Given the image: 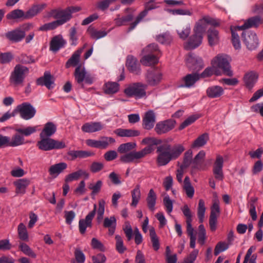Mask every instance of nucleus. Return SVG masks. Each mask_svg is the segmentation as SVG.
<instances>
[{"instance_id":"1","label":"nucleus","mask_w":263,"mask_h":263,"mask_svg":"<svg viewBox=\"0 0 263 263\" xmlns=\"http://www.w3.org/2000/svg\"><path fill=\"white\" fill-rule=\"evenodd\" d=\"M142 143L148 145L139 151H134L121 157L120 161L124 163L141 162L143 158L153 152L154 146L160 144L161 140L154 137H147L142 140Z\"/></svg>"},{"instance_id":"2","label":"nucleus","mask_w":263,"mask_h":263,"mask_svg":"<svg viewBox=\"0 0 263 263\" xmlns=\"http://www.w3.org/2000/svg\"><path fill=\"white\" fill-rule=\"evenodd\" d=\"M208 24H211L214 26L219 25L215 20L209 17H204L202 19L200 20L196 23L194 28V34L189 37L188 41L184 45L185 49H194L201 45Z\"/></svg>"},{"instance_id":"3","label":"nucleus","mask_w":263,"mask_h":263,"mask_svg":"<svg viewBox=\"0 0 263 263\" xmlns=\"http://www.w3.org/2000/svg\"><path fill=\"white\" fill-rule=\"evenodd\" d=\"M184 151V148L181 145H175L173 148L169 144H163L157 148L158 155L157 157L156 162L158 166L167 164L171 160L176 159Z\"/></svg>"},{"instance_id":"4","label":"nucleus","mask_w":263,"mask_h":263,"mask_svg":"<svg viewBox=\"0 0 263 263\" xmlns=\"http://www.w3.org/2000/svg\"><path fill=\"white\" fill-rule=\"evenodd\" d=\"M143 52L146 54L140 60L143 66H155L158 63V57L160 54V51L157 44L153 43L148 45L143 49Z\"/></svg>"},{"instance_id":"5","label":"nucleus","mask_w":263,"mask_h":263,"mask_svg":"<svg viewBox=\"0 0 263 263\" xmlns=\"http://www.w3.org/2000/svg\"><path fill=\"white\" fill-rule=\"evenodd\" d=\"M44 17L46 18L52 17L56 19L62 26L69 22L71 19L72 15H70V10L67 8L64 9L58 8L47 11L44 15Z\"/></svg>"},{"instance_id":"6","label":"nucleus","mask_w":263,"mask_h":263,"mask_svg":"<svg viewBox=\"0 0 263 263\" xmlns=\"http://www.w3.org/2000/svg\"><path fill=\"white\" fill-rule=\"evenodd\" d=\"M147 86V84L141 82L132 83L124 90V93L128 97L141 98L146 95L145 89Z\"/></svg>"},{"instance_id":"7","label":"nucleus","mask_w":263,"mask_h":263,"mask_svg":"<svg viewBox=\"0 0 263 263\" xmlns=\"http://www.w3.org/2000/svg\"><path fill=\"white\" fill-rule=\"evenodd\" d=\"M159 3H157L155 0H149L144 5V10L141 11L138 15L136 17L135 20L129 24L128 31H131L134 30L138 24L141 22L143 18L147 14L148 11L158 8Z\"/></svg>"},{"instance_id":"8","label":"nucleus","mask_w":263,"mask_h":263,"mask_svg":"<svg viewBox=\"0 0 263 263\" xmlns=\"http://www.w3.org/2000/svg\"><path fill=\"white\" fill-rule=\"evenodd\" d=\"M115 140L112 137L102 136L98 140L88 139L86 141V144L90 147L100 149H106L110 144H114Z\"/></svg>"},{"instance_id":"9","label":"nucleus","mask_w":263,"mask_h":263,"mask_svg":"<svg viewBox=\"0 0 263 263\" xmlns=\"http://www.w3.org/2000/svg\"><path fill=\"white\" fill-rule=\"evenodd\" d=\"M28 72L27 67H15L10 77V82L15 85L21 84Z\"/></svg>"},{"instance_id":"10","label":"nucleus","mask_w":263,"mask_h":263,"mask_svg":"<svg viewBox=\"0 0 263 263\" xmlns=\"http://www.w3.org/2000/svg\"><path fill=\"white\" fill-rule=\"evenodd\" d=\"M242 37L243 43L249 50H253L258 47V39L255 32L251 31H243L242 32Z\"/></svg>"},{"instance_id":"11","label":"nucleus","mask_w":263,"mask_h":263,"mask_svg":"<svg viewBox=\"0 0 263 263\" xmlns=\"http://www.w3.org/2000/svg\"><path fill=\"white\" fill-rule=\"evenodd\" d=\"M145 79L147 85L156 86L160 82L162 74L155 67H151L145 74Z\"/></svg>"},{"instance_id":"12","label":"nucleus","mask_w":263,"mask_h":263,"mask_svg":"<svg viewBox=\"0 0 263 263\" xmlns=\"http://www.w3.org/2000/svg\"><path fill=\"white\" fill-rule=\"evenodd\" d=\"M176 122L173 119H168L159 122L156 125L155 131L158 135L166 134L174 128Z\"/></svg>"},{"instance_id":"13","label":"nucleus","mask_w":263,"mask_h":263,"mask_svg":"<svg viewBox=\"0 0 263 263\" xmlns=\"http://www.w3.org/2000/svg\"><path fill=\"white\" fill-rule=\"evenodd\" d=\"M14 111L15 114H19L21 117L25 120L33 117V106L27 102L17 105Z\"/></svg>"},{"instance_id":"14","label":"nucleus","mask_w":263,"mask_h":263,"mask_svg":"<svg viewBox=\"0 0 263 263\" xmlns=\"http://www.w3.org/2000/svg\"><path fill=\"white\" fill-rule=\"evenodd\" d=\"M24 141L23 137L18 134L14 135L12 137L11 140L9 137L0 135V147L4 146H17L23 144Z\"/></svg>"},{"instance_id":"15","label":"nucleus","mask_w":263,"mask_h":263,"mask_svg":"<svg viewBox=\"0 0 263 263\" xmlns=\"http://www.w3.org/2000/svg\"><path fill=\"white\" fill-rule=\"evenodd\" d=\"M96 209L97 205L95 204L93 210L86 216L85 218L79 220V228L81 234L85 233L87 228H91L92 227V220L96 214Z\"/></svg>"},{"instance_id":"16","label":"nucleus","mask_w":263,"mask_h":263,"mask_svg":"<svg viewBox=\"0 0 263 263\" xmlns=\"http://www.w3.org/2000/svg\"><path fill=\"white\" fill-rule=\"evenodd\" d=\"M223 159L222 156L217 155L213 165V173L215 179L218 181H222L224 178V174L222 171Z\"/></svg>"},{"instance_id":"17","label":"nucleus","mask_w":263,"mask_h":263,"mask_svg":"<svg viewBox=\"0 0 263 263\" xmlns=\"http://www.w3.org/2000/svg\"><path fill=\"white\" fill-rule=\"evenodd\" d=\"M33 16V10L30 9L25 13L21 9H15L7 14L8 20L21 19L22 20L28 19Z\"/></svg>"},{"instance_id":"18","label":"nucleus","mask_w":263,"mask_h":263,"mask_svg":"<svg viewBox=\"0 0 263 263\" xmlns=\"http://www.w3.org/2000/svg\"><path fill=\"white\" fill-rule=\"evenodd\" d=\"M220 214V208L217 202L213 203L211 208V211L209 219V225L212 231H215L216 229L217 217Z\"/></svg>"},{"instance_id":"19","label":"nucleus","mask_w":263,"mask_h":263,"mask_svg":"<svg viewBox=\"0 0 263 263\" xmlns=\"http://www.w3.org/2000/svg\"><path fill=\"white\" fill-rule=\"evenodd\" d=\"M262 23L263 18L259 15H256L248 18L245 21L243 25L240 26H237V28L239 31H242L252 27L256 28Z\"/></svg>"},{"instance_id":"20","label":"nucleus","mask_w":263,"mask_h":263,"mask_svg":"<svg viewBox=\"0 0 263 263\" xmlns=\"http://www.w3.org/2000/svg\"><path fill=\"white\" fill-rule=\"evenodd\" d=\"M66 41L63 36L59 34L53 36L50 43V50L56 52L61 48L64 47Z\"/></svg>"},{"instance_id":"21","label":"nucleus","mask_w":263,"mask_h":263,"mask_svg":"<svg viewBox=\"0 0 263 263\" xmlns=\"http://www.w3.org/2000/svg\"><path fill=\"white\" fill-rule=\"evenodd\" d=\"M155 122L156 116L155 113L153 110H149L145 112L143 118V127L145 129L149 130L153 128Z\"/></svg>"},{"instance_id":"22","label":"nucleus","mask_w":263,"mask_h":263,"mask_svg":"<svg viewBox=\"0 0 263 263\" xmlns=\"http://www.w3.org/2000/svg\"><path fill=\"white\" fill-rule=\"evenodd\" d=\"M54 79L49 71L45 72L44 76L36 80V84L39 85H45L48 89L52 88Z\"/></svg>"},{"instance_id":"23","label":"nucleus","mask_w":263,"mask_h":263,"mask_svg":"<svg viewBox=\"0 0 263 263\" xmlns=\"http://www.w3.org/2000/svg\"><path fill=\"white\" fill-rule=\"evenodd\" d=\"M104 125L100 122L85 123L82 126V130L85 133H95L101 130Z\"/></svg>"},{"instance_id":"24","label":"nucleus","mask_w":263,"mask_h":263,"mask_svg":"<svg viewBox=\"0 0 263 263\" xmlns=\"http://www.w3.org/2000/svg\"><path fill=\"white\" fill-rule=\"evenodd\" d=\"M5 36L12 42H18L25 37V34L18 28L7 32Z\"/></svg>"},{"instance_id":"25","label":"nucleus","mask_w":263,"mask_h":263,"mask_svg":"<svg viewBox=\"0 0 263 263\" xmlns=\"http://www.w3.org/2000/svg\"><path fill=\"white\" fill-rule=\"evenodd\" d=\"M231 58L226 54H218L211 61L212 66H229Z\"/></svg>"},{"instance_id":"26","label":"nucleus","mask_w":263,"mask_h":263,"mask_svg":"<svg viewBox=\"0 0 263 263\" xmlns=\"http://www.w3.org/2000/svg\"><path fill=\"white\" fill-rule=\"evenodd\" d=\"M258 79V74L254 71H250L246 73L243 78L246 86L251 89Z\"/></svg>"},{"instance_id":"27","label":"nucleus","mask_w":263,"mask_h":263,"mask_svg":"<svg viewBox=\"0 0 263 263\" xmlns=\"http://www.w3.org/2000/svg\"><path fill=\"white\" fill-rule=\"evenodd\" d=\"M115 133L121 137H133L140 135V132L138 130L132 129L119 128L115 131Z\"/></svg>"},{"instance_id":"28","label":"nucleus","mask_w":263,"mask_h":263,"mask_svg":"<svg viewBox=\"0 0 263 263\" xmlns=\"http://www.w3.org/2000/svg\"><path fill=\"white\" fill-rule=\"evenodd\" d=\"M205 156V153L203 151H201L199 152V153L195 157L193 160L192 165V170L201 169ZM191 173H193V170H192Z\"/></svg>"},{"instance_id":"29","label":"nucleus","mask_w":263,"mask_h":263,"mask_svg":"<svg viewBox=\"0 0 263 263\" xmlns=\"http://www.w3.org/2000/svg\"><path fill=\"white\" fill-rule=\"evenodd\" d=\"M57 131L56 125L51 122L45 124L44 127L40 133L41 137H50L52 136Z\"/></svg>"},{"instance_id":"30","label":"nucleus","mask_w":263,"mask_h":263,"mask_svg":"<svg viewBox=\"0 0 263 263\" xmlns=\"http://www.w3.org/2000/svg\"><path fill=\"white\" fill-rule=\"evenodd\" d=\"M207 33L209 45L213 46L217 44L219 40L218 30L213 27H211L208 29Z\"/></svg>"},{"instance_id":"31","label":"nucleus","mask_w":263,"mask_h":263,"mask_svg":"<svg viewBox=\"0 0 263 263\" xmlns=\"http://www.w3.org/2000/svg\"><path fill=\"white\" fill-rule=\"evenodd\" d=\"M136 147V144L135 142H127L120 144L118 147L117 151L120 154L123 155L120 158L127 154L134 152V151L133 150Z\"/></svg>"},{"instance_id":"32","label":"nucleus","mask_w":263,"mask_h":263,"mask_svg":"<svg viewBox=\"0 0 263 263\" xmlns=\"http://www.w3.org/2000/svg\"><path fill=\"white\" fill-rule=\"evenodd\" d=\"M103 226L105 228H108V234L112 235L115 231L116 227V219L115 216H111L109 218H104Z\"/></svg>"},{"instance_id":"33","label":"nucleus","mask_w":263,"mask_h":263,"mask_svg":"<svg viewBox=\"0 0 263 263\" xmlns=\"http://www.w3.org/2000/svg\"><path fill=\"white\" fill-rule=\"evenodd\" d=\"M185 61L186 64L191 66H203V65L202 59L192 53L186 55Z\"/></svg>"},{"instance_id":"34","label":"nucleus","mask_w":263,"mask_h":263,"mask_svg":"<svg viewBox=\"0 0 263 263\" xmlns=\"http://www.w3.org/2000/svg\"><path fill=\"white\" fill-rule=\"evenodd\" d=\"M223 89L219 86H213L206 90L207 96L211 98H216L221 96L223 93Z\"/></svg>"},{"instance_id":"35","label":"nucleus","mask_w":263,"mask_h":263,"mask_svg":"<svg viewBox=\"0 0 263 263\" xmlns=\"http://www.w3.org/2000/svg\"><path fill=\"white\" fill-rule=\"evenodd\" d=\"M67 165L65 162H61L51 165L49 168V174L54 177H57L67 168Z\"/></svg>"},{"instance_id":"36","label":"nucleus","mask_w":263,"mask_h":263,"mask_svg":"<svg viewBox=\"0 0 263 263\" xmlns=\"http://www.w3.org/2000/svg\"><path fill=\"white\" fill-rule=\"evenodd\" d=\"M134 17V15L133 13H129L127 15L121 17L120 14H118L114 21L117 26H121L127 25L128 23L133 20Z\"/></svg>"},{"instance_id":"37","label":"nucleus","mask_w":263,"mask_h":263,"mask_svg":"<svg viewBox=\"0 0 263 263\" xmlns=\"http://www.w3.org/2000/svg\"><path fill=\"white\" fill-rule=\"evenodd\" d=\"M120 85L117 82H108L104 84L103 90L107 95H113L119 90Z\"/></svg>"},{"instance_id":"38","label":"nucleus","mask_w":263,"mask_h":263,"mask_svg":"<svg viewBox=\"0 0 263 263\" xmlns=\"http://www.w3.org/2000/svg\"><path fill=\"white\" fill-rule=\"evenodd\" d=\"M41 141H39L37 145L39 147V149L47 151L52 149V144L53 139L50 138V137H41Z\"/></svg>"},{"instance_id":"39","label":"nucleus","mask_w":263,"mask_h":263,"mask_svg":"<svg viewBox=\"0 0 263 263\" xmlns=\"http://www.w3.org/2000/svg\"><path fill=\"white\" fill-rule=\"evenodd\" d=\"M82 176H84L85 178H87L89 176V174L85 171L79 170L77 172H74L68 175L65 179V182L68 183L69 182L72 181L73 180H77Z\"/></svg>"},{"instance_id":"40","label":"nucleus","mask_w":263,"mask_h":263,"mask_svg":"<svg viewBox=\"0 0 263 263\" xmlns=\"http://www.w3.org/2000/svg\"><path fill=\"white\" fill-rule=\"evenodd\" d=\"M199 74L196 73L188 74L183 78L184 85H182L180 86L190 87L193 86L195 83V82L199 80Z\"/></svg>"},{"instance_id":"41","label":"nucleus","mask_w":263,"mask_h":263,"mask_svg":"<svg viewBox=\"0 0 263 263\" xmlns=\"http://www.w3.org/2000/svg\"><path fill=\"white\" fill-rule=\"evenodd\" d=\"M156 199L157 195L153 189H151L148 193L146 200L148 209L152 212L155 210Z\"/></svg>"},{"instance_id":"42","label":"nucleus","mask_w":263,"mask_h":263,"mask_svg":"<svg viewBox=\"0 0 263 263\" xmlns=\"http://www.w3.org/2000/svg\"><path fill=\"white\" fill-rule=\"evenodd\" d=\"M30 181L27 179H20L14 182V184L16 186V193H25V190L29 184Z\"/></svg>"},{"instance_id":"43","label":"nucleus","mask_w":263,"mask_h":263,"mask_svg":"<svg viewBox=\"0 0 263 263\" xmlns=\"http://www.w3.org/2000/svg\"><path fill=\"white\" fill-rule=\"evenodd\" d=\"M87 31L90 37L95 40H99L101 38L104 37L106 36L108 33V32L105 30H98L91 26L88 28Z\"/></svg>"},{"instance_id":"44","label":"nucleus","mask_w":263,"mask_h":263,"mask_svg":"<svg viewBox=\"0 0 263 263\" xmlns=\"http://www.w3.org/2000/svg\"><path fill=\"white\" fill-rule=\"evenodd\" d=\"M85 46L76 50L71 55V58L67 61L66 66H77L80 61V55L82 53Z\"/></svg>"},{"instance_id":"45","label":"nucleus","mask_w":263,"mask_h":263,"mask_svg":"<svg viewBox=\"0 0 263 263\" xmlns=\"http://www.w3.org/2000/svg\"><path fill=\"white\" fill-rule=\"evenodd\" d=\"M183 184V188L187 196L190 198H192L194 194V189L192 185L190 178L188 176L185 177Z\"/></svg>"},{"instance_id":"46","label":"nucleus","mask_w":263,"mask_h":263,"mask_svg":"<svg viewBox=\"0 0 263 263\" xmlns=\"http://www.w3.org/2000/svg\"><path fill=\"white\" fill-rule=\"evenodd\" d=\"M209 140V135L204 133L199 136L192 144V148L200 147L204 146Z\"/></svg>"},{"instance_id":"47","label":"nucleus","mask_w":263,"mask_h":263,"mask_svg":"<svg viewBox=\"0 0 263 263\" xmlns=\"http://www.w3.org/2000/svg\"><path fill=\"white\" fill-rule=\"evenodd\" d=\"M86 74V72L83 67H77L75 69V79L79 84H81L82 87H83L82 82L84 81Z\"/></svg>"},{"instance_id":"48","label":"nucleus","mask_w":263,"mask_h":263,"mask_svg":"<svg viewBox=\"0 0 263 263\" xmlns=\"http://www.w3.org/2000/svg\"><path fill=\"white\" fill-rule=\"evenodd\" d=\"M237 31H239L237 28V26L231 27V31L232 34V42L234 47L236 49L240 48V43L239 40V36L236 33Z\"/></svg>"},{"instance_id":"49","label":"nucleus","mask_w":263,"mask_h":263,"mask_svg":"<svg viewBox=\"0 0 263 263\" xmlns=\"http://www.w3.org/2000/svg\"><path fill=\"white\" fill-rule=\"evenodd\" d=\"M192 156L193 152L191 150L186 151L184 154L183 162L180 167L185 169L189 167L191 164L192 165Z\"/></svg>"},{"instance_id":"50","label":"nucleus","mask_w":263,"mask_h":263,"mask_svg":"<svg viewBox=\"0 0 263 263\" xmlns=\"http://www.w3.org/2000/svg\"><path fill=\"white\" fill-rule=\"evenodd\" d=\"M149 235L153 248L155 251L158 250L160 247L159 240L153 227H151L149 229Z\"/></svg>"},{"instance_id":"51","label":"nucleus","mask_w":263,"mask_h":263,"mask_svg":"<svg viewBox=\"0 0 263 263\" xmlns=\"http://www.w3.org/2000/svg\"><path fill=\"white\" fill-rule=\"evenodd\" d=\"M205 211V207L203 200L200 199L199 200L198 206L197 209V215L200 223H202L204 221V214Z\"/></svg>"},{"instance_id":"52","label":"nucleus","mask_w":263,"mask_h":263,"mask_svg":"<svg viewBox=\"0 0 263 263\" xmlns=\"http://www.w3.org/2000/svg\"><path fill=\"white\" fill-rule=\"evenodd\" d=\"M105 201L101 199L98 202V209L97 210V219L98 222H100L103 218V215L105 211Z\"/></svg>"},{"instance_id":"53","label":"nucleus","mask_w":263,"mask_h":263,"mask_svg":"<svg viewBox=\"0 0 263 263\" xmlns=\"http://www.w3.org/2000/svg\"><path fill=\"white\" fill-rule=\"evenodd\" d=\"M18 235L19 238L23 241H28V235L26 226L21 223L17 228Z\"/></svg>"},{"instance_id":"54","label":"nucleus","mask_w":263,"mask_h":263,"mask_svg":"<svg viewBox=\"0 0 263 263\" xmlns=\"http://www.w3.org/2000/svg\"><path fill=\"white\" fill-rule=\"evenodd\" d=\"M165 257L166 263H177V255L176 254H172V251L169 246L166 247Z\"/></svg>"},{"instance_id":"55","label":"nucleus","mask_w":263,"mask_h":263,"mask_svg":"<svg viewBox=\"0 0 263 263\" xmlns=\"http://www.w3.org/2000/svg\"><path fill=\"white\" fill-rule=\"evenodd\" d=\"M132 202L131 203L132 206H136L139 200L140 199L141 193L140 190V185H137L134 190L132 191Z\"/></svg>"},{"instance_id":"56","label":"nucleus","mask_w":263,"mask_h":263,"mask_svg":"<svg viewBox=\"0 0 263 263\" xmlns=\"http://www.w3.org/2000/svg\"><path fill=\"white\" fill-rule=\"evenodd\" d=\"M14 55L10 52H0V64H8L13 59Z\"/></svg>"},{"instance_id":"57","label":"nucleus","mask_w":263,"mask_h":263,"mask_svg":"<svg viewBox=\"0 0 263 263\" xmlns=\"http://www.w3.org/2000/svg\"><path fill=\"white\" fill-rule=\"evenodd\" d=\"M177 31L179 37L183 40H185L190 33L191 28L189 25H186L182 27L179 28Z\"/></svg>"},{"instance_id":"58","label":"nucleus","mask_w":263,"mask_h":263,"mask_svg":"<svg viewBox=\"0 0 263 263\" xmlns=\"http://www.w3.org/2000/svg\"><path fill=\"white\" fill-rule=\"evenodd\" d=\"M61 26L57 20L44 24L40 28L42 31H47L55 29L59 26Z\"/></svg>"},{"instance_id":"59","label":"nucleus","mask_w":263,"mask_h":263,"mask_svg":"<svg viewBox=\"0 0 263 263\" xmlns=\"http://www.w3.org/2000/svg\"><path fill=\"white\" fill-rule=\"evenodd\" d=\"M115 239L116 240V248L118 252L120 253H123L126 248L123 245V241L122 237L118 235H116Z\"/></svg>"},{"instance_id":"60","label":"nucleus","mask_w":263,"mask_h":263,"mask_svg":"<svg viewBox=\"0 0 263 263\" xmlns=\"http://www.w3.org/2000/svg\"><path fill=\"white\" fill-rule=\"evenodd\" d=\"M91 246L93 249L98 250L101 252H104L106 250L103 244L96 238H92Z\"/></svg>"},{"instance_id":"61","label":"nucleus","mask_w":263,"mask_h":263,"mask_svg":"<svg viewBox=\"0 0 263 263\" xmlns=\"http://www.w3.org/2000/svg\"><path fill=\"white\" fill-rule=\"evenodd\" d=\"M171 40V36L168 32L164 33L156 36V40L161 44H168Z\"/></svg>"},{"instance_id":"62","label":"nucleus","mask_w":263,"mask_h":263,"mask_svg":"<svg viewBox=\"0 0 263 263\" xmlns=\"http://www.w3.org/2000/svg\"><path fill=\"white\" fill-rule=\"evenodd\" d=\"M229 244L224 242H219L215 246L214 249V255H218L220 252L224 251L229 248Z\"/></svg>"},{"instance_id":"63","label":"nucleus","mask_w":263,"mask_h":263,"mask_svg":"<svg viewBox=\"0 0 263 263\" xmlns=\"http://www.w3.org/2000/svg\"><path fill=\"white\" fill-rule=\"evenodd\" d=\"M199 117L198 115H193L189 117L180 124L179 127V129L182 130L184 129L185 127L195 122L197 119L199 118Z\"/></svg>"},{"instance_id":"64","label":"nucleus","mask_w":263,"mask_h":263,"mask_svg":"<svg viewBox=\"0 0 263 263\" xmlns=\"http://www.w3.org/2000/svg\"><path fill=\"white\" fill-rule=\"evenodd\" d=\"M199 251L197 249L194 250L190 254L184 258V262L194 263L198 254Z\"/></svg>"}]
</instances>
